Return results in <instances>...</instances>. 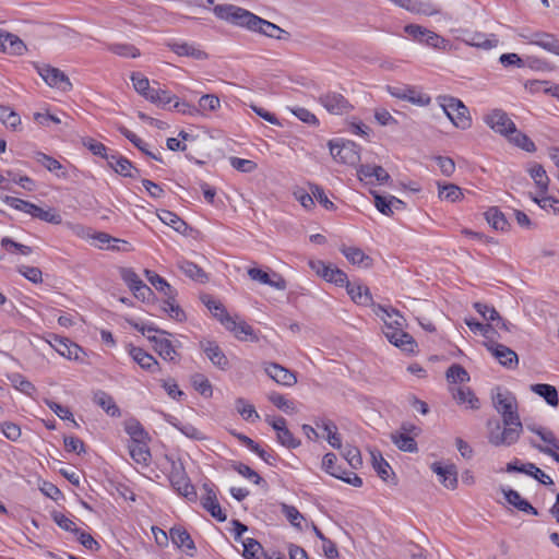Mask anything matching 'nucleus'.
Wrapping results in <instances>:
<instances>
[{
    "mask_svg": "<svg viewBox=\"0 0 559 559\" xmlns=\"http://www.w3.org/2000/svg\"><path fill=\"white\" fill-rule=\"evenodd\" d=\"M488 441L495 447H510L516 443L523 432L520 417L504 418L502 424L498 420L487 423Z\"/></svg>",
    "mask_w": 559,
    "mask_h": 559,
    "instance_id": "obj_1",
    "label": "nucleus"
},
{
    "mask_svg": "<svg viewBox=\"0 0 559 559\" xmlns=\"http://www.w3.org/2000/svg\"><path fill=\"white\" fill-rule=\"evenodd\" d=\"M384 313H388L390 319H394V324L389 323L386 319H384L383 333L388 341L394 346L401 348L406 353H415L417 348V343L413 338L411 334L403 330L404 318L400 314L399 311L394 309H384L381 308Z\"/></svg>",
    "mask_w": 559,
    "mask_h": 559,
    "instance_id": "obj_2",
    "label": "nucleus"
},
{
    "mask_svg": "<svg viewBox=\"0 0 559 559\" xmlns=\"http://www.w3.org/2000/svg\"><path fill=\"white\" fill-rule=\"evenodd\" d=\"M130 80L135 92L147 102L160 108L167 107V103L171 98L168 96V90L160 88L158 82L154 81L151 84L150 80L141 72H132Z\"/></svg>",
    "mask_w": 559,
    "mask_h": 559,
    "instance_id": "obj_3",
    "label": "nucleus"
},
{
    "mask_svg": "<svg viewBox=\"0 0 559 559\" xmlns=\"http://www.w3.org/2000/svg\"><path fill=\"white\" fill-rule=\"evenodd\" d=\"M53 348L61 357L80 364H85L87 358L86 350L69 337L56 333H46L38 336Z\"/></svg>",
    "mask_w": 559,
    "mask_h": 559,
    "instance_id": "obj_4",
    "label": "nucleus"
},
{
    "mask_svg": "<svg viewBox=\"0 0 559 559\" xmlns=\"http://www.w3.org/2000/svg\"><path fill=\"white\" fill-rule=\"evenodd\" d=\"M438 102L454 127L461 130L472 127L473 119L469 110L461 99L453 96H440Z\"/></svg>",
    "mask_w": 559,
    "mask_h": 559,
    "instance_id": "obj_5",
    "label": "nucleus"
},
{
    "mask_svg": "<svg viewBox=\"0 0 559 559\" xmlns=\"http://www.w3.org/2000/svg\"><path fill=\"white\" fill-rule=\"evenodd\" d=\"M213 12L217 19L251 32L258 19L254 13L234 4H217L213 8Z\"/></svg>",
    "mask_w": 559,
    "mask_h": 559,
    "instance_id": "obj_6",
    "label": "nucleus"
},
{
    "mask_svg": "<svg viewBox=\"0 0 559 559\" xmlns=\"http://www.w3.org/2000/svg\"><path fill=\"white\" fill-rule=\"evenodd\" d=\"M404 31L414 40L424 44L428 47H431L433 49L448 51L451 48V44L448 39L420 25L408 24L404 27Z\"/></svg>",
    "mask_w": 559,
    "mask_h": 559,
    "instance_id": "obj_7",
    "label": "nucleus"
},
{
    "mask_svg": "<svg viewBox=\"0 0 559 559\" xmlns=\"http://www.w3.org/2000/svg\"><path fill=\"white\" fill-rule=\"evenodd\" d=\"M34 68L48 86L61 92H70L72 90V83L70 79L60 69L50 64L39 63H34Z\"/></svg>",
    "mask_w": 559,
    "mask_h": 559,
    "instance_id": "obj_8",
    "label": "nucleus"
},
{
    "mask_svg": "<svg viewBox=\"0 0 559 559\" xmlns=\"http://www.w3.org/2000/svg\"><path fill=\"white\" fill-rule=\"evenodd\" d=\"M483 119L488 128L506 139L515 131V123L502 109H491L484 115Z\"/></svg>",
    "mask_w": 559,
    "mask_h": 559,
    "instance_id": "obj_9",
    "label": "nucleus"
},
{
    "mask_svg": "<svg viewBox=\"0 0 559 559\" xmlns=\"http://www.w3.org/2000/svg\"><path fill=\"white\" fill-rule=\"evenodd\" d=\"M309 266L312 271H314L319 276L324 278L326 282L333 283L338 286L348 287L347 274L333 265L332 263H325L321 260H310Z\"/></svg>",
    "mask_w": 559,
    "mask_h": 559,
    "instance_id": "obj_10",
    "label": "nucleus"
},
{
    "mask_svg": "<svg viewBox=\"0 0 559 559\" xmlns=\"http://www.w3.org/2000/svg\"><path fill=\"white\" fill-rule=\"evenodd\" d=\"M359 181L372 190L373 187L386 185L391 177L388 171L378 165H361L357 169Z\"/></svg>",
    "mask_w": 559,
    "mask_h": 559,
    "instance_id": "obj_11",
    "label": "nucleus"
},
{
    "mask_svg": "<svg viewBox=\"0 0 559 559\" xmlns=\"http://www.w3.org/2000/svg\"><path fill=\"white\" fill-rule=\"evenodd\" d=\"M119 274L124 284L132 292L136 299L148 300L153 296V290L144 284L135 271L131 267H121Z\"/></svg>",
    "mask_w": 559,
    "mask_h": 559,
    "instance_id": "obj_12",
    "label": "nucleus"
},
{
    "mask_svg": "<svg viewBox=\"0 0 559 559\" xmlns=\"http://www.w3.org/2000/svg\"><path fill=\"white\" fill-rule=\"evenodd\" d=\"M167 48L179 57H187L202 61L209 58L203 47L194 41L171 39L166 43Z\"/></svg>",
    "mask_w": 559,
    "mask_h": 559,
    "instance_id": "obj_13",
    "label": "nucleus"
},
{
    "mask_svg": "<svg viewBox=\"0 0 559 559\" xmlns=\"http://www.w3.org/2000/svg\"><path fill=\"white\" fill-rule=\"evenodd\" d=\"M317 429L309 425H304L302 429L309 438L314 436L316 438H325L333 448L341 447V438L337 433L336 426L328 419H321L316 423Z\"/></svg>",
    "mask_w": 559,
    "mask_h": 559,
    "instance_id": "obj_14",
    "label": "nucleus"
},
{
    "mask_svg": "<svg viewBox=\"0 0 559 559\" xmlns=\"http://www.w3.org/2000/svg\"><path fill=\"white\" fill-rule=\"evenodd\" d=\"M492 403L502 419L520 417L516 399L510 391L497 389V392L492 395Z\"/></svg>",
    "mask_w": 559,
    "mask_h": 559,
    "instance_id": "obj_15",
    "label": "nucleus"
},
{
    "mask_svg": "<svg viewBox=\"0 0 559 559\" xmlns=\"http://www.w3.org/2000/svg\"><path fill=\"white\" fill-rule=\"evenodd\" d=\"M147 340L164 360L176 361L178 359L177 345L170 340V333L162 331L159 335H147Z\"/></svg>",
    "mask_w": 559,
    "mask_h": 559,
    "instance_id": "obj_16",
    "label": "nucleus"
},
{
    "mask_svg": "<svg viewBox=\"0 0 559 559\" xmlns=\"http://www.w3.org/2000/svg\"><path fill=\"white\" fill-rule=\"evenodd\" d=\"M265 421L276 431L277 441L289 449H296L300 442L287 428L284 417L265 416Z\"/></svg>",
    "mask_w": 559,
    "mask_h": 559,
    "instance_id": "obj_17",
    "label": "nucleus"
},
{
    "mask_svg": "<svg viewBox=\"0 0 559 559\" xmlns=\"http://www.w3.org/2000/svg\"><path fill=\"white\" fill-rule=\"evenodd\" d=\"M171 487L188 500H195L197 491L189 477L182 469H174L169 475Z\"/></svg>",
    "mask_w": 559,
    "mask_h": 559,
    "instance_id": "obj_18",
    "label": "nucleus"
},
{
    "mask_svg": "<svg viewBox=\"0 0 559 559\" xmlns=\"http://www.w3.org/2000/svg\"><path fill=\"white\" fill-rule=\"evenodd\" d=\"M126 350L132 360L138 364L143 370L148 372H155L159 369V364L153 355L147 353L145 349L128 344Z\"/></svg>",
    "mask_w": 559,
    "mask_h": 559,
    "instance_id": "obj_19",
    "label": "nucleus"
},
{
    "mask_svg": "<svg viewBox=\"0 0 559 559\" xmlns=\"http://www.w3.org/2000/svg\"><path fill=\"white\" fill-rule=\"evenodd\" d=\"M224 328L231 332L239 341H257L258 337L251 325L238 316L230 317L224 324Z\"/></svg>",
    "mask_w": 559,
    "mask_h": 559,
    "instance_id": "obj_20",
    "label": "nucleus"
},
{
    "mask_svg": "<svg viewBox=\"0 0 559 559\" xmlns=\"http://www.w3.org/2000/svg\"><path fill=\"white\" fill-rule=\"evenodd\" d=\"M200 347L215 367L221 370H226L228 368V358L216 342L203 340L200 342Z\"/></svg>",
    "mask_w": 559,
    "mask_h": 559,
    "instance_id": "obj_21",
    "label": "nucleus"
},
{
    "mask_svg": "<svg viewBox=\"0 0 559 559\" xmlns=\"http://www.w3.org/2000/svg\"><path fill=\"white\" fill-rule=\"evenodd\" d=\"M107 163L109 167L120 176L136 178L140 174L133 163L119 153L111 154L107 159Z\"/></svg>",
    "mask_w": 559,
    "mask_h": 559,
    "instance_id": "obj_22",
    "label": "nucleus"
},
{
    "mask_svg": "<svg viewBox=\"0 0 559 559\" xmlns=\"http://www.w3.org/2000/svg\"><path fill=\"white\" fill-rule=\"evenodd\" d=\"M488 350L499 361L500 365L509 369L518 367L519 357L518 354L503 344H490Z\"/></svg>",
    "mask_w": 559,
    "mask_h": 559,
    "instance_id": "obj_23",
    "label": "nucleus"
},
{
    "mask_svg": "<svg viewBox=\"0 0 559 559\" xmlns=\"http://www.w3.org/2000/svg\"><path fill=\"white\" fill-rule=\"evenodd\" d=\"M264 370L278 384L293 386L297 382L295 373L278 364H266Z\"/></svg>",
    "mask_w": 559,
    "mask_h": 559,
    "instance_id": "obj_24",
    "label": "nucleus"
},
{
    "mask_svg": "<svg viewBox=\"0 0 559 559\" xmlns=\"http://www.w3.org/2000/svg\"><path fill=\"white\" fill-rule=\"evenodd\" d=\"M370 193L373 195V204L376 209L383 215L391 216L393 215L394 210H402L405 205L404 202L396 197L380 195L373 190H370Z\"/></svg>",
    "mask_w": 559,
    "mask_h": 559,
    "instance_id": "obj_25",
    "label": "nucleus"
},
{
    "mask_svg": "<svg viewBox=\"0 0 559 559\" xmlns=\"http://www.w3.org/2000/svg\"><path fill=\"white\" fill-rule=\"evenodd\" d=\"M530 44L538 46L544 50L559 56V39L550 33L536 32L527 37Z\"/></svg>",
    "mask_w": 559,
    "mask_h": 559,
    "instance_id": "obj_26",
    "label": "nucleus"
},
{
    "mask_svg": "<svg viewBox=\"0 0 559 559\" xmlns=\"http://www.w3.org/2000/svg\"><path fill=\"white\" fill-rule=\"evenodd\" d=\"M453 400L467 409H478L479 400L474 392L467 386H452L450 388Z\"/></svg>",
    "mask_w": 559,
    "mask_h": 559,
    "instance_id": "obj_27",
    "label": "nucleus"
},
{
    "mask_svg": "<svg viewBox=\"0 0 559 559\" xmlns=\"http://www.w3.org/2000/svg\"><path fill=\"white\" fill-rule=\"evenodd\" d=\"M463 41L472 47L490 49L495 48L499 44V39L496 35L484 34L479 32H467L464 34Z\"/></svg>",
    "mask_w": 559,
    "mask_h": 559,
    "instance_id": "obj_28",
    "label": "nucleus"
},
{
    "mask_svg": "<svg viewBox=\"0 0 559 559\" xmlns=\"http://www.w3.org/2000/svg\"><path fill=\"white\" fill-rule=\"evenodd\" d=\"M169 537L175 546L192 556L195 551V544L190 534L181 526H175L169 531Z\"/></svg>",
    "mask_w": 559,
    "mask_h": 559,
    "instance_id": "obj_29",
    "label": "nucleus"
},
{
    "mask_svg": "<svg viewBox=\"0 0 559 559\" xmlns=\"http://www.w3.org/2000/svg\"><path fill=\"white\" fill-rule=\"evenodd\" d=\"M160 309L167 314L169 319L174 321L183 322L187 319L185 310L177 301L176 290L165 296L162 301Z\"/></svg>",
    "mask_w": 559,
    "mask_h": 559,
    "instance_id": "obj_30",
    "label": "nucleus"
},
{
    "mask_svg": "<svg viewBox=\"0 0 559 559\" xmlns=\"http://www.w3.org/2000/svg\"><path fill=\"white\" fill-rule=\"evenodd\" d=\"M118 131L127 138L138 150H140L142 153H144L146 156L151 157L152 159H155L159 163H164L163 156L159 151H151L148 147L150 145L140 136H138L134 132L129 130L126 127H119Z\"/></svg>",
    "mask_w": 559,
    "mask_h": 559,
    "instance_id": "obj_31",
    "label": "nucleus"
},
{
    "mask_svg": "<svg viewBox=\"0 0 559 559\" xmlns=\"http://www.w3.org/2000/svg\"><path fill=\"white\" fill-rule=\"evenodd\" d=\"M431 469L439 476L440 483L448 489L454 490L457 487V472L454 465H441L433 463Z\"/></svg>",
    "mask_w": 559,
    "mask_h": 559,
    "instance_id": "obj_32",
    "label": "nucleus"
},
{
    "mask_svg": "<svg viewBox=\"0 0 559 559\" xmlns=\"http://www.w3.org/2000/svg\"><path fill=\"white\" fill-rule=\"evenodd\" d=\"M27 50V46L17 35L9 32L4 33L2 47L3 53L14 57H21L25 55Z\"/></svg>",
    "mask_w": 559,
    "mask_h": 559,
    "instance_id": "obj_33",
    "label": "nucleus"
},
{
    "mask_svg": "<svg viewBox=\"0 0 559 559\" xmlns=\"http://www.w3.org/2000/svg\"><path fill=\"white\" fill-rule=\"evenodd\" d=\"M323 469L331 476L341 479L345 483H349V474L345 468H342L338 464V459L334 453H326L322 460Z\"/></svg>",
    "mask_w": 559,
    "mask_h": 559,
    "instance_id": "obj_34",
    "label": "nucleus"
},
{
    "mask_svg": "<svg viewBox=\"0 0 559 559\" xmlns=\"http://www.w3.org/2000/svg\"><path fill=\"white\" fill-rule=\"evenodd\" d=\"M168 96L171 98L167 103L165 109H171L186 116L195 117L200 115V110L197 106L186 100H181L178 96L168 91Z\"/></svg>",
    "mask_w": 559,
    "mask_h": 559,
    "instance_id": "obj_35",
    "label": "nucleus"
},
{
    "mask_svg": "<svg viewBox=\"0 0 559 559\" xmlns=\"http://www.w3.org/2000/svg\"><path fill=\"white\" fill-rule=\"evenodd\" d=\"M124 431L130 437V442L150 441V436L143 425L136 418H129L123 423Z\"/></svg>",
    "mask_w": 559,
    "mask_h": 559,
    "instance_id": "obj_36",
    "label": "nucleus"
},
{
    "mask_svg": "<svg viewBox=\"0 0 559 559\" xmlns=\"http://www.w3.org/2000/svg\"><path fill=\"white\" fill-rule=\"evenodd\" d=\"M531 391L543 397L546 403L552 407L559 405V395L557 389L547 383H536L531 385Z\"/></svg>",
    "mask_w": 559,
    "mask_h": 559,
    "instance_id": "obj_37",
    "label": "nucleus"
},
{
    "mask_svg": "<svg viewBox=\"0 0 559 559\" xmlns=\"http://www.w3.org/2000/svg\"><path fill=\"white\" fill-rule=\"evenodd\" d=\"M201 503L203 508L218 522L226 521V512L221 508L216 495L213 491H207V493L202 498Z\"/></svg>",
    "mask_w": 559,
    "mask_h": 559,
    "instance_id": "obj_38",
    "label": "nucleus"
},
{
    "mask_svg": "<svg viewBox=\"0 0 559 559\" xmlns=\"http://www.w3.org/2000/svg\"><path fill=\"white\" fill-rule=\"evenodd\" d=\"M540 439L546 443V445H535V448L552 459L559 454V440L551 431L539 430L537 431Z\"/></svg>",
    "mask_w": 559,
    "mask_h": 559,
    "instance_id": "obj_39",
    "label": "nucleus"
},
{
    "mask_svg": "<svg viewBox=\"0 0 559 559\" xmlns=\"http://www.w3.org/2000/svg\"><path fill=\"white\" fill-rule=\"evenodd\" d=\"M148 441L130 442L128 445L130 456L138 464L147 465L151 460Z\"/></svg>",
    "mask_w": 559,
    "mask_h": 559,
    "instance_id": "obj_40",
    "label": "nucleus"
},
{
    "mask_svg": "<svg viewBox=\"0 0 559 559\" xmlns=\"http://www.w3.org/2000/svg\"><path fill=\"white\" fill-rule=\"evenodd\" d=\"M157 217L167 226L171 227L174 230L186 234L188 229V224L179 217L176 213L168 210H159L157 211Z\"/></svg>",
    "mask_w": 559,
    "mask_h": 559,
    "instance_id": "obj_41",
    "label": "nucleus"
},
{
    "mask_svg": "<svg viewBox=\"0 0 559 559\" xmlns=\"http://www.w3.org/2000/svg\"><path fill=\"white\" fill-rule=\"evenodd\" d=\"M252 32L260 33L270 38H276V39L283 38V34H286V32L284 29H282L280 26H277L276 24H274L270 21H266L260 16H258Z\"/></svg>",
    "mask_w": 559,
    "mask_h": 559,
    "instance_id": "obj_42",
    "label": "nucleus"
},
{
    "mask_svg": "<svg viewBox=\"0 0 559 559\" xmlns=\"http://www.w3.org/2000/svg\"><path fill=\"white\" fill-rule=\"evenodd\" d=\"M7 378L10 381L11 385L19 392L27 396H33L36 393V386L22 373L12 372L9 373Z\"/></svg>",
    "mask_w": 559,
    "mask_h": 559,
    "instance_id": "obj_43",
    "label": "nucleus"
},
{
    "mask_svg": "<svg viewBox=\"0 0 559 559\" xmlns=\"http://www.w3.org/2000/svg\"><path fill=\"white\" fill-rule=\"evenodd\" d=\"M321 104L331 114L338 115L346 108V99L343 95L329 93L320 98Z\"/></svg>",
    "mask_w": 559,
    "mask_h": 559,
    "instance_id": "obj_44",
    "label": "nucleus"
},
{
    "mask_svg": "<svg viewBox=\"0 0 559 559\" xmlns=\"http://www.w3.org/2000/svg\"><path fill=\"white\" fill-rule=\"evenodd\" d=\"M504 497L508 503L512 504L518 510L532 515L538 514L537 510L527 500L522 498L516 490L509 489L504 491Z\"/></svg>",
    "mask_w": 559,
    "mask_h": 559,
    "instance_id": "obj_45",
    "label": "nucleus"
},
{
    "mask_svg": "<svg viewBox=\"0 0 559 559\" xmlns=\"http://www.w3.org/2000/svg\"><path fill=\"white\" fill-rule=\"evenodd\" d=\"M171 426L191 440L202 441L206 439L205 433L191 423L175 419Z\"/></svg>",
    "mask_w": 559,
    "mask_h": 559,
    "instance_id": "obj_46",
    "label": "nucleus"
},
{
    "mask_svg": "<svg viewBox=\"0 0 559 559\" xmlns=\"http://www.w3.org/2000/svg\"><path fill=\"white\" fill-rule=\"evenodd\" d=\"M203 302L210 312L224 325L225 322L231 317L224 305L210 296L203 298Z\"/></svg>",
    "mask_w": 559,
    "mask_h": 559,
    "instance_id": "obj_47",
    "label": "nucleus"
},
{
    "mask_svg": "<svg viewBox=\"0 0 559 559\" xmlns=\"http://www.w3.org/2000/svg\"><path fill=\"white\" fill-rule=\"evenodd\" d=\"M235 406H236L238 414L242 417V419H245L247 421H252V423L260 419V415L257 412L255 407L251 403L246 401L245 399H242V397L236 399Z\"/></svg>",
    "mask_w": 559,
    "mask_h": 559,
    "instance_id": "obj_48",
    "label": "nucleus"
},
{
    "mask_svg": "<svg viewBox=\"0 0 559 559\" xmlns=\"http://www.w3.org/2000/svg\"><path fill=\"white\" fill-rule=\"evenodd\" d=\"M144 275L148 283L159 293H163L164 296L171 294L176 289L171 287V285L156 272L151 270H145Z\"/></svg>",
    "mask_w": 559,
    "mask_h": 559,
    "instance_id": "obj_49",
    "label": "nucleus"
},
{
    "mask_svg": "<svg viewBox=\"0 0 559 559\" xmlns=\"http://www.w3.org/2000/svg\"><path fill=\"white\" fill-rule=\"evenodd\" d=\"M231 467L235 472H237L240 476H242L250 483H252L254 485L266 486L265 480L250 466H248L241 462H234Z\"/></svg>",
    "mask_w": 559,
    "mask_h": 559,
    "instance_id": "obj_50",
    "label": "nucleus"
},
{
    "mask_svg": "<svg viewBox=\"0 0 559 559\" xmlns=\"http://www.w3.org/2000/svg\"><path fill=\"white\" fill-rule=\"evenodd\" d=\"M404 99L417 106H428L431 102V97L427 93L409 85L405 86Z\"/></svg>",
    "mask_w": 559,
    "mask_h": 559,
    "instance_id": "obj_51",
    "label": "nucleus"
},
{
    "mask_svg": "<svg viewBox=\"0 0 559 559\" xmlns=\"http://www.w3.org/2000/svg\"><path fill=\"white\" fill-rule=\"evenodd\" d=\"M520 469L521 473L532 476L543 485H554L552 478L533 463L522 464Z\"/></svg>",
    "mask_w": 559,
    "mask_h": 559,
    "instance_id": "obj_52",
    "label": "nucleus"
},
{
    "mask_svg": "<svg viewBox=\"0 0 559 559\" xmlns=\"http://www.w3.org/2000/svg\"><path fill=\"white\" fill-rule=\"evenodd\" d=\"M51 518L61 530L69 532L73 535L79 533L80 528L78 527L75 519L73 516H69L62 512L55 511L51 513Z\"/></svg>",
    "mask_w": 559,
    "mask_h": 559,
    "instance_id": "obj_53",
    "label": "nucleus"
},
{
    "mask_svg": "<svg viewBox=\"0 0 559 559\" xmlns=\"http://www.w3.org/2000/svg\"><path fill=\"white\" fill-rule=\"evenodd\" d=\"M95 401L97 405L100 406L111 417L120 416V408L117 406L115 400L109 394L100 392L96 394Z\"/></svg>",
    "mask_w": 559,
    "mask_h": 559,
    "instance_id": "obj_54",
    "label": "nucleus"
},
{
    "mask_svg": "<svg viewBox=\"0 0 559 559\" xmlns=\"http://www.w3.org/2000/svg\"><path fill=\"white\" fill-rule=\"evenodd\" d=\"M191 383L194 390L205 399L213 395V386L210 380L202 373H195L191 378Z\"/></svg>",
    "mask_w": 559,
    "mask_h": 559,
    "instance_id": "obj_55",
    "label": "nucleus"
},
{
    "mask_svg": "<svg viewBox=\"0 0 559 559\" xmlns=\"http://www.w3.org/2000/svg\"><path fill=\"white\" fill-rule=\"evenodd\" d=\"M445 377L450 384L465 383L469 381L468 372L459 364L451 365L445 372Z\"/></svg>",
    "mask_w": 559,
    "mask_h": 559,
    "instance_id": "obj_56",
    "label": "nucleus"
},
{
    "mask_svg": "<svg viewBox=\"0 0 559 559\" xmlns=\"http://www.w3.org/2000/svg\"><path fill=\"white\" fill-rule=\"evenodd\" d=\"M507 140L525 152L533 153L536 151L535 143L525 133L519 131L516 128L514 133L508 136Z\"/></svg>",
    "mask_w": 559,
    "mask_h": 559,
    "instance_id": "obj_57",
    "label": "nucleus"
},
{
    "mask_svg": "<svg viewBox=\"0 0 559 559\" xmlns=\"http://www.w3.org/2000/svg\"><path fill=\"white\" fill-rule=\"evenodd\" d=\"M198 109L200 115H207L209 112L217 111L221 108V99L214 94L202 95L199 99Z\"/></svg>",
    "mask_w": 559,
    "mask_h": 559,
    "instance_id": "obj_58",
    "label": "nucleus"
},
{
    "mask_svg": "<svg viewBox=\"0 0 559 559\" xmlns=\"http://www.w3.org/2000/svg\"><path fill=\"white\" fill-rule=\"evenodd\" d=\"M372 466L379 477L383 480H388L392 474L390 464L383 459L380 452H371Z\"/></svg>",
    "mask_w": 559,
    "mask_h": 559,
    "instance_id": "obj_59",
    "label": "nucleus"
},
{
    "mask_svg": "<svg viewBox=\"0 0 559 559\" xmlns=\"http://www.w3.org/2000/svg\"><path fill=\"white\" fill-rule=\"evenodd\" d=\"M439 198L449 202H456L463 199L462 189L453 183L439 185Z\"/></svg>",
    "mask_w": 559,
    "mask_h": 559,
    "instance_id": "obj_60",
    "label": "nucleus"
},
{
    "mask_svg": "<svg viewBox=\"0 0 559 559\" xmlns=\"http://www.w3.org/2000/svg\"><path fill=\"white\" fill-rule=\"evenodd\" d=\"M178 269L192 280L202 281L205 277L204 271L194 262L180 260L177 263Z\"/></svg>",
    "mask_w": 559,
    "mask_h": 559,
    "instance_id": "obj_61",
    "label": "nucleus"
},
{
    "mask_svg": "<svg viewBox=\"0 0 559 559\" xmlns=\"http://www.w3.org/2000/svg\"><path fill=\"white\" fill-rule=\"evenodd\" d=\"M352 301L361 306L372 305V295L369 288L360 284L352 286Z\"/></svg>",
    "mask_w": 559,
    "mask_h": 559,
    "instance_id": "obj_62",
    "label": "nucleus"
},
{
    "mask_svg": "<svg viewBox=\"0 0 559 559\" xmlns=\"http://www.w3.org/2000/svg\"><path fill=\"white\" fill-rule=\"evenodd\" d=\"M530 175L540 191L545 193L548 189L549 178L544 167L539 164L533 165L530 169Z\"/></svg>",
    "mask_w": 559,
    "mask_h": 559,
    "instance_id": "obj_63",
    "label": "nucleus"
},
{
    "mask_svg": "<svg viewBox=\"0 0 559 559\" xmlns=\"http://www.w3.org/2000/svg\"><path fill=\"white\" fill-rule=\"evenodd\" d=\"M393 443L402 451L415 452L417 450V443L415 439L406 433L396 432L392 435Z\"/></svg>",
    "mask_w": 559,
    "mask_h": 559,
    "instance_id": "obj_64",
    "label": "nucleus"
}]
</instances>
